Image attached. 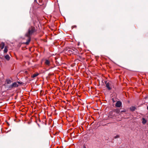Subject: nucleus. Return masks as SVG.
Here are the masks:
<instances>
[{"label": "nucleus", "mask_w": 148, "mask_h": 148, "mask_svg": "<svg viewBox=\"0 0 148 148\" xmlns=\"http://www.w3.org/2000/svg\"><path fill=\"white\" fill-rule=\"evenodd\" d=\"M6 83L8 84H9L12 82V81L9 79H7L6 80Z\"/></svg>", "instance_id": "12"}, {"label": "nucleus", "mask_w": 148, "mask_h": 148, "mask_svg": "<svg viewBox=\"0 0 148 148\" xmlns=\"http://www.w3.org/2000/svg\"><path fill=\"white\" fill-rule=\"evenodd\" d=\"M125 112V110H124L121 111V112Z\"/></svg>", "instance_id": "25"}, {"label": "nucleus", "mask_w": 148, "mask_h": 148, "mask_svg": "<svg viewBox=\"0 0 148 148\" xmlns=\"http://www.w3.org/2000/svg\"><path fill=\"white\" fill-rule=\"evenodd\" d=\"M5 86L6 88H8V89H11L12 88V85H6Z\"/></svg>", "instance_id": "9"}, {"label": "nucleus", "mask_w": 148, "mask_h": 148, "mask_svg": "<svg viewBox=\"0 0 148 148\" xmlns=\"http://www.w3.org/2000/svg\"><path fill=\"white\" fill-rule=\"evenodd\" d=\"M18 86V85L17 84V82H14L12 83V88L14 87H17Z\"/></svg>", "instance_id": "6"}, {"label": "nucleus", "mask_w": 148, "mask_h": 148, "mask_svg": "<svg viewBox=\"0 0 148 148\" xmlns=\"http://www.w3.org/2000/svg\"><path fill=\"white\" fill-rule=\"evenodd\" d=\"M8 49L6 46L5 47L4 49V53H6L8 51Z\"/></svg>", "instance_id": "15"}, {"label": "nucleus", "mask_w": 148, "mask_h": 148, "mask_svg": "<svg viewBox=\"0 0 148 148\" xmlns=\"http://www.w3.org/2000/svg\"><path fill=\"white\" fill-rule=\"evenodd\" d=\"M122 105V103L120 101H117L115 104V106L118 108H120Z\"/></svg>", "instance_id": "3"}, {"label": "nucleus", "mask_w": 148, "mask_h": 148, "mask_svg": "<svg viewBox=\"0 0 148 148\" xmlns=\"http://www.w3.org/2000/svg\"><path fill=\"white\" fill-rule=\"evenodd\" d=\"M36 31L35 27L32 26L28 28L27 32L25 33V37H31Z\"/></svg>", "instance_id": "1"}, {"label": "nucleus", "mask_w": 148, "mask_h": 148, "mask_svg": "<svg viewBox=\"0 0 148 148\" xmlns=\"http://www.w3.org/2000/svg\"><path fill=\"white\" fill-rule=\"evenodd\" d=\"M71 50L68 51V53L70 54L77 53V50L75 47H71L69 48Z\"/></svg>", "instance_id": "2"}, {"label": "nucleus", "mask_w": 148, "mask_h": 148, "mask_svg": "<svg viewBox=\"0 0 148 148\" xmlns=\"http://www.w3.org/2000/svg\"><path fill=\"white\" fill-rule=\"evenodd\" d=\"M79 57L80 58H81V56H79Z\"/></svg>", "instance_id": "31"}, {"label": "nucleus", "mask_w": 148, "mask_h": 148, "mask_svg": "<svg viewBox=\"0 0 148 148\" xmlns=\"http://www.w3.org/2000/svg\"><path fill=\"white\" fill-rule=\"evenodd\" d=\"M27 37L28 38V39L27 42L24 43L26 45H28L31 40V37L29 36Z\"/></svg>", "instance_id": "5"}, {"label": "nucleus", "mask_w": 148, "mask_h": 148, "mask_svg": "<svg viewBox=\"0 0 148 148\" xmlns=\"http://www.w3.org/2000/svg\"><path fill=\"white\" fill-rule=\"evenodd\" d=\"M0 58H1V59L2 60L3 59L1 57H0Z\"/></svg>", "instance_id": "26"}, {"label": "nucleus", "mask_w": 148, "mask_h": 148, "mask_svg": "<svg viewBox=\"0 0 148 148\" xmlns=\"http://www.w3.org/2000/svg\"><path fill=\"white\" fill-rule=\"evenodd\" d=\"M34 2H37V1L36 0H34Z\"/></svg>", "instance_id": "27"}, {"label": "nucleus", "mask_w": 148, "mask_h": 148, "mask_svg": "<svg viewBox=\"0 0 148 148\" xmlns=\"http://www.w3.org/2000/svg\"><path fill=\"white\" fill-rule=\"evenodd\" d=\"M5 45V43L3 42H2L1 45V49H3L4 48Z\"/></svg>", "instance_id": "10"}, {"label": "nucleus", "mask_w": 148, "mask_h": 148, "mask_svg": "<svg viewBox=\"0 0 148 148\" xmlns=\"http://www.w3.org/2000/svg\"><path fill=\"white\" fill-rule=\"evenodd\" d=\"M63 140H62V142H67V141H66L65 139H62Z\"/></svg>", "instance_id": "19"}, {"label": "nucleus", "mask_w": 148, "mask_h": 148, "mask_svg": "<svg viewBox=\"0 0 148 148\" xmlns=\"http://www.w3.org/2000/svg\"><path fill=\"white\" fill-rule=\"evenodd\" d=\"M4 58L8 61H9L10 59V57L8 55L5 56Z\"/></svg>", "instance_id": "8"}, {"label": "nucleus", "mask_w": 148, "mask_h": 148, "mask_svg": "<svg viewBox=\"0 0 148 148\" xmlns=\"http://www.w3.org/2000/svg\"><path fill=\"white\" fill-rule=\"evenodd\" d=\"M74 27L76 28V27H77V26H76V25H74V26H72V29H73V27Z\"/></svg>", "instance_id": "21"}, {"label": "nucleus", "mask_w": 148, "mask_h": 148, "mask_svg": "<svg viewBox=\"0 0 148 148\" xmlns=\"http://www.w3.org/2000/svg\"><path fill=\"white\" fill-rule=\"evenodd\" d=\"M136 109V108L134 106H132L130 108V110L132 111H134Z\"/></svg>", "instance_id": "14"}, {"label": "nucleus", "mask_w": 148, "mask_h": 148, "mask_svg": "<svg viewBox=\"0 0 148 148\" xmlns=\"http://www.w3.org/2000/svg\"><path fill=\"white\" fill-rule=\"evenodd\" d=\"M73 138H75V136H73Z\"/></svg>", "instance_id": "30"}, {"label": "nucleus", "mask_w": 148, "mask_h": 148, "mask_svg": "<svg viewBox=\"0 0 148 148\" xmlns=\"http://www.w3.org/2000/svg\"><path fill=\"white\" fill-rule=\"evenodd\" d=\"M38 75V73H35L32 76V77L33 78H34L35 77H36Z\"/></svg>", "instance_id": "16"}, {"label": "nucleus", "mask_w": 148, "mask_h": 148, "mask_svg": "<svg viewBox=\"0 0 148 148\" xmlns=\"http://www.w3.org/2000/svg\"><path fill=\"white\" fill-rule=\"evenodd\" d=\"M112 101L113 102V103H114L115 102V101L114 100V98H112L111 99Z\"/></svg>", "instance_id": "20"}, {"label": "nucleus", "mask_w": 148, "mask_h": 148, "mask_svg": "<svg viewBox=\"0 0 148 148\" xmlns=\"http://www.w3.org/2000/svg\"><path fill=\"white\" fill-rule=\"evenodd\" d=\"M119 135H116L114 137L115 138H119Z\"/></svg>", "instance_id": "18"}, {"label": "nucleus", "mask_w": 148, "mask_h": 148, "mask_svg": "<svg viewBox=\"0 0 148 148\" xmlns=\"http://www.w3.org/2000/svg\"><path fill=\"white\" fill-rule=\"evenodd\" d=\"M105 84H106V85L107 84V83H108V82H107V81H105Z\"/></svg>", "instance_id": "24"}, {"label": "nucleus", "mask_w": 148, "mask_h": 148, "mask_svg": "<svg viewBox=\"0 0 148 148\" xmlns=\"http://www.w3.org/2000/svg\"><path fill=\"white\" fill-rule=\"evenodd\" d=\"M81 148H86V147L85 146V145H84L83 147H82Z\"/></svg>", "instance_id": "23"}, {"label": "nucleus", "mask_w": 148, "mask_h": 148, "mask_svg": "<svg viewBox=\"0 0 148 148\" xmlns=\"http://www.w3.org/2000/svg\"><path fill=\"white\" fill-rule=\"evenodd\" d=\"M38 121H39V122H41V121H40V119H39Z\"/></svg>", "instance_id": "28"}, {"label": "nucleus", "mask_w": 148, "mask_h": 148, "mask_svg": "<svg viewBox=\"0 0 148 148\" xmlns=\"http://www.w3.org/2000/svg\"><path fill=\"white\" fill-rule=\"evenodd\" d=\"M17 83L18 84H23V83H22V82H19V81H18V82H17Z\"/></svg>", "instance_id": "17"}, {"label": "nucleus", "mask_w": 148, "mask_h": 148, "mask_svg": "<svg viewBox=\"0 0 148 148\" xmlns=\"http://www.w3.org/2000/svg\"><path fill=\"white\" fill-rule=\"evenodd\" d=\"M36 123H37V125H38V126H39V127H40V125H39V123H37V121H36Z\"/></svg>", "instance_id": "22"}, {"label": "nucleus", "mask_w": 148, "mask_h": 148, "mask_svg": "<svg viewBox=\"0 0 148 148\" xmlns=\"http://www.w3.org/2000/svg\"><path fill=\"white\" fill-rule=\"evenodd\" d=\"M147 110H148V106H147Z\"/></svg>", "instance_id": "29"}, {"label": "nucleus", "mask_w": 148, "mask_h": 148, "mask_svg": "<svg viewBox=\"0 0 148 148\" xmlns=\"http://www.w3.org/2000/svg\"><path fill=\"white\" fill-rule=\"evenodd\" d=\"M147 122V120H146L144 118H142V123L144 124H145Z\"/></svg>", "instance_id": "11"}, {"label": "nucleus", "mask_w": 148, "mask_h": 148, "mask_svg": "<svg viewBox=\"0 0 148 148\" xmlns=\"http://www.w3.org/2000/svg\"><path fill=\"white\" fill-rule=\"evenodd\" d=\"M113 112L116 113L117 114H119L120 113V110L119 109H117L113 110Z\"/></svg>", "instance_id": "7"}, {"label": "nucleus", "mask_w": 148, "mask_h": 148, "mask_svg": "<svg viewBox=\"0 0 148 148\" xmlns=\"http://www.w3.org/2000/svg\"><path fill=\"white\" fill-rule=\"evenodd\" d=\"M106 86L109 90H110L112 89L111 87H110L111 84L110 83L108 82L106 85Z\"/></svg>", "instance_id": "4"}, {"label": "nucleus", "mask_w": 148, "mask_h": 148, "mask_svg": "<svg viewBox=\"0 0 148 148\" xmlns=\"http://www.w3.org/2000/svg\"><path fill=\"white\" fill-rule=\"evenodd\" d=\"M45 64H46L47 65H49V64H50L49 61L47 60H46L45 61Z\"/></svg>", "instance_id": "13"}]
</instances>
